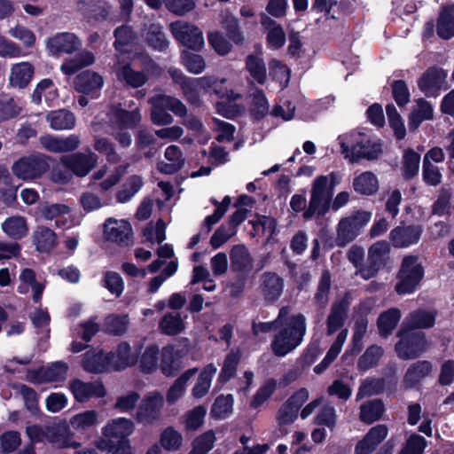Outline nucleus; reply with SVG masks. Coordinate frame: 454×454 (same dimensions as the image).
Returning a JSON list of instances; mask_svg holds the SVG:
<instances>
[{
	"mask_svg": "<svg viewBox=\"0 0 454 454\" xmlns=\"http://www.w3.org/2000/svg\"><path fill=\"white\" fill-rule=\"evenodd\" d=\"M68 388L78 403H86L91 397H103L106 389L99 381L84 382L80 379H74L69 381Z\"/></svg>",
	"mask_w": 454,
	"mask_h": 454,
	"instance_id": "nucleus-14",
	"label": "nucleus"
},
{
	"mask_svg": "<svg viewBox=\"0 0 454 454\" xmlns=\"http://www.w3.org/2000/svg\"><path fill=\"white\" fill-rule=\"evenodd\" d=\"M104 85L103 77L93 71L86 70L78 74L74 79V88L82 94L98 98V93Z\"/></svg>",
	"mask_w": 454,
	"mask_h": 454,
	"instance_id": "nucleus-16",
	"label": "nucleus"
},
{
	"mask_svg": "<svg viewBox=\"0 0 454 454\" xmlns=\"http://www.w3.org/2000/svg\"><path fill=\"white\" fill-rule=\"evenodd\" d=\"M160 98L161 96L159 94L149 99V103L152 105L151 120L155 125H169L174 121V118L167 112L168 109Z\"/></svg>",
	"mask_w": 454,
	"mask_h": 454,
	"instance_id": "nucleus-37",
	"label": "nucleus"
},
{
	"mask_svg": "<svg viewBox=\"0 0 454 454\" xmlns=\"http://www.w3.org/2000/svg\"><path fill=\"white\" fill-rule=\"evenodd\" d=\"M306 331V317L302 314L287 316L279 323L270 341L272 353L278 357L287 356L301 344Z\"/></svg>",
	"mask_w": 454,
	"mask_h": 454,
	"instance_id": "nucleus-1",
	"label": "nucleus"
},
{
	"mask_svg": "<svg viewBox=\"0 0 454 454\" xmlns=\"http://www.w3.org/2000/svg\"><path fill=\"white\" fill-rule=\"evenodd\" d=\"M45 434L46 440L59 449H77L81 446L80 442L72 440L69 427L65 420L53 421L46 424Z\"/></svg>",
	"mask_w": 454,
	"mask_h": 454,
	"instance_id": "nucleus-11",
	"label": "nucleus"
},
{
	"mask_svg": "<svg viewBox=\"0 0 454 454\" xmlns=\"http://www.w3.org/2000/svg\"><path fill=\"white\" fill-rule=\"evenodd\" d=\"M291 313L289 307H283L279 309L277 318L270 322H254L252 325L253 333L258 335L259 333H270L274 328H278L279 323L286 318Z\"/></svg>",
	"mask_w": 454,
	"mask_h": 454,
	"instance_id": "nucleus-56",
	"label": "nucleus"
},
{
	"mask_svg": "<svg viewBox=\"0 0 454 454\" xmlns=\"http://www.w3.org/2000/svg\"><path fill=\"white\" fill-rule=\"evenodd\" d=\"M148 44L156 51H163L169 44V41L163 32L162 26L160 24H151L145 35Z\"/></svg>",
	"mask_w": 454,
	"mask_h": 454,
	"instance_id": "nucleus-47",
	"label": "nucleus"
},
{
	"mask_svg": "<svg viewBox=\"0 0 454 454\" xmlns=\"http://www.w3.org/2000/svg\"><path fill=\"white\" fill-rule=\"evenodd\" d=\"M216 372L217 368L214 364H208L203 368L192 390V395L195 398H201L207 394Z\"/></svg>",
	"mask_w": 454,
	"mask_h": 454,
	"instance_id": "nucleus-39",
	"label": "nucleus"
},
{
	"mask_svg": "<svg viewBox=\"0 0 454 454\" xmlns=\"http://www.w3.org/2000/svg\"><path fill=\"white\" fill-rule=\"evenodd\" d=\"M437 35L445 40L454 36V5L442 6L436 24Z\"/></svg>",
	"mask_w": 454,
	"mask_h": 454,
	"instance_id": "nucleus-32",
	"label": "nucleus"
},
{
	"mask_svg": "<svg viewBox=\"0 0 454 454\" xmlns=\"http://www.w3.org/2000/svg\"><path fill=\"white\" fill-rule=\"evenodd\" d=\"M118 78L133 88L143 86L148 80L144 71H136L131 68L130 65H125L121 67L118 74Z\"/></svg>",
	"mask_w": 454,
	"mask_h": 454,
	"instance_id": "nucleus-49",
	"label": "nucleus"
},
{
	"mask_svg": "<svg viewBox=\"0 0 454 454\" xmlns=\"http://www.w3.org/2000/svg\"><path fill=\"white\" fill-rule=\"evenodd\" d=\"M240 356L241 355L239 349H232L226 356L219 374L220 381L226 382L234 376Z\"/></svg>",
	"mask_w": 454,
	"mask_h": 454,
	"instance_id": "nucleus-54",
	"label": "nucleus"
},
{
	"mask_svg": "<svg viewBox=\"0 0 454 454\" xmlns=\"http://www.w3.org/2000/svg\"><path fill=\"white\" fill-rule=\"evenodd\" d=\"M256 54H249L247 56L246 70L250 76L259 84H264L267 81V70L264 59L262 58V47L259 45Z\"/></svg>",
	"mask_w": 454,
	"mask_h": 454,
	"instance_id": "nucleus-28",
	"label": "nucleus"
},
{
	"mask_svg": "<svg viewBox=\"0 0 454 454\" xmlns=\"http://www.w3.org/2000/svg\"><path fill=\"white\" fill-rule=\"evenodd\" d=\"M197 372V369H190L183 373L170 387L167 393V401L168 403H174L183 396L185 391L187 381Z\"/></svg>",
	"mask_w": 454,
	"mask_h": 454,
	"instance_id": "nucleus-48",
	"label": "nucleus"
},
{
	"mask_svg": "<svg viewBox=\"0 0 454 454\" xmlns=\"http://www.w3.org/2000/svg\"><path fill=\"white\" fill-rule=\"evenodd\" d=\"M398 335L400 340L395 345V352L401 359H414L426 350L427 340L423 333L402 327Z\"/></svg>",
	"mask_w": 454,
	"mask_h": 454,
	"instance_id": "nucleus-6",
	"label": "nucleus"
},
{
	"mask_svg": "<svg viewBox=\"0 0 454 454\" xmlns=\"http://www.w3.org/2000/svg\"><path fill=\"white\" fill-rule=\"evenodd\" d=\"M63 165L80 177L87 176L97 165L98 156L88 150L85 153H75L61 158Z\"/></svg>",
	"mask_w": 454,
	"mask_h": 454,
	"instance_id": "nucleus-10",
	"label": "nucleus"
},
{
	"mask_svg": "<svg viewBox=\"0 0 454 454\" xmlns=\"http://www.w3.org/2000/svg\"><path fill=\"white\" fill-rule=\"evenodd\" d=\"M419 226H398L389 233V239L395 247H407L419 242L421 235Z\"/></svg>",
	"mask_w": 454,
	"mask_h": 454,
	"instance_id": "nucleus-23",
	"label": "nucleus"
},
{
	"mask_svg": "<svg viewBox=\"0 0 454 454\" xmlns=\"http://www.w3.org/2000/svg\"><path fill=\"white\" fill-rule=\"evenodd\" d=\"M135 429L134 422L129 419H115V454H133L129 436Z\"/></svg>",
	"mask_w": 454,
	"mask_h": 454,
	"instance_id": "nucleus-21",
	"label": "nucleus"
},
{
	"mask_svg": "<svg viewBox=\"0 0 454 454\" xmlns=\"http://www.w3.org/2000/svg\"><path fill=\"white\" fill-rule=\"evenodd\" d=\"M158 355L159 347L157 345L153 344L146 347L140 359V368L143 372L150 373L157 368Z\"/></svg>",
	"mask_w": 454,
	"mask_h": 454,
	"instance_id": "nucleus-61",
	"label": "nucleus"
},
{
	"mask_svg": "<svg viewBox=\"0 0 454 454\" xmlns=\"http://www.w3.org/2000/svg\"><path fill=\"white\" fill-rule=\"evenodd\" d=\"M163 405V396L159 392H151L145 396L137 411V420L145 424L156 420Z\"/></svg>",
	"mask_w": 454,
	"mask_h": 454,
	"instance_id": "nucleus-17",
	"label": "nucleus"
},
{
	"mask_svg": "<svg viewBox=\"0 0 454 454\" xmlns=\"http://www.w3.org/2000/svg\"><path fill=\"white\" fill-rule=\"evenodd\" d=\"M333 192L327 186V180L324 175L317 176L312 183L309 207L304 211V218H310L315 215H322L328 211Z\"/></svg>",
	"mask_w": 454,
	"mask_h": 454,
	"instance_id": "nucleus-4",
	"label": "nucleus"
},
{
	"mask_svg": "<svg viewBox=\"0 0 454 454\" xmlns=\"http://www.w3.org/2000/svg\"><path fill=\"white\" fill-rule=\"evenodd\" d=\"M77 10L89 20L100 21L108 16L106 4L101 0H76Z\"/></svg>",
	"mask_w": 454,
	"mask_h": 454,
	"instance_id": "nucleus-26",
	"label": "nucleus"
},
{
	"mask_svg": "<svg viewBox=\"0 0 454 454\" xmlns=\"http://www.w3.org/2000/svg\"><path fill=\"white\" fill-rule=\"evenodd\" d=\"M233 397L231 395L218 396L211 409V415L215 419H225L232 413Z\"/></svg>",
	"mask_w": 454,
	"mask_h": 454,
	"instance_id": "nucleus-55",
	"label": "nucleus"
},
{
	"mask_svg": "<svg viewBox=\"0 0 454 454\" xmlns=\"http://www.w3.org/2000/svg\"><path fill=\"white\" fill-rule=\"evenodd\" d=\"M142 179L137 176L129 177L123 184L121 190L116 194L118 202L125 203L129 201L142 187Z\"/></svg>",
	"mask_w": 454,
	"mask_h": 454,
	"instance_id": "nucleus-60",
	"label": "nucleus"
},
{
	"mask_svg": "<svg viewBox=\"0 0 454 454\" xmlns=\"http://www.w3.org/2000/svg\"><path fill=\"white\" fill-rule=\"evenodd\" d=\"M3 231L12 239H20L28 232L26 219L23 216L14 215L7 218L2 223Z\"/></svg>",
	"mask_w": 454,
	"mask_h": 454,
	"instance_id": "nucleus-38",
	"label": "nucleus"
},
{
	"mask_svg": "<svg viewBox=\"0 0 454 454\" xmlns=\"http://www.w3.org/2000/svg\"><path fill=\"white\" fill-rule=\"evenodd\" d=\"M137 363V353L132 351L130 345L122 341L115 349V371L124 370Z\"/></svg>",
	"mask_w": 454,
	"mask_h": 454,
	"instance_id": "nucleus-41",
	"label": "nucleus"
},
{
	"mask_svg": "<svg viewBox=\"0 0 454 454\" xmlns=\"http://www.w3.org/2000/svg\"><path fill=\"white\" fill-rule=\"evenodd\" d=\"M160 330L167 335H177L184 328V320L178 312L166 313L159 322Z\"/></svg>",
	"mask_w": 454,
	"mask_h": 454,
	"instance_id": "nucleus-43",
	"label": "nucleus"
},
{
	"mask_svg": "<svg viewBox=\"0 0 454 454\" xmlns=\"http://www.w3.org/2000/svg\"><path fill=\"white\" fill-rule=\"evenodd\" d=\"M35 68L29 62L15 64L11 68L9 75L10 85L13 88L23 89L33 78Z\"/></svg>",
	"mask_w": 454,
	"mask_h": 454,
	"instance_id": "nucleus-29",
	"label": "nucleus"
},
{
	"mask_svg": "<svg viewBox=\"0 0 454 454\" xmlns=\"http://www.w3.org/2000/svg\"><path fill=\"white\" fill-rule=\"evenodd\" d=\"M110 364V356L105 355L102 351H87L82 361V366L84 371L90 373H102L106 371Z\"/></svg>",
	"mask_w": 454,
	"mask_h": 454,
	"instance_id": "nucleus-31",
	"label": "nucleus"
},
{
	"mask_svg": "<svg viewBox=\"0 0 454 454\" xmlns=\"http://www.w3.org/2000/svg\"><path fill=\"white\" fill-rule=\"evenodd\" d=\"M49 164L43 154L24 156L15 161L12 167V173L23 180H31L41 176L47 171Z\"/></svg>",
	"mask_w": 454,
	"mask_h": 454,
	"instance_id": "nucleus-8",
	"label": "nucleus"
},
{
	"mask_svg": "<svg viewBox=\"0 0 454 454\" xmlns=\"http://www.w3.org/2000/svg\"><path fill=\"white\" fill-rule=\"evenodd\" d=\"M433 118V107L426 100L420 98L417 101L416 106L413 108L409 118V128L417 129L420 123Z\"/></svg>",
	"mask_w": 454,
	"mask_h": 454,
	"instance_id": "nucleus-44",
	"label": "nucleus"
},
{
	"mask_svg": "<svg viewBox=\"0 0 454 454\" xmlns=\"http://www.w3.org/2000/svg\"><path fill=\"white\" fill-rule=\"evenodd\" d=\"M384 411V404L380 400L368 401L360 406V420L365 424H372L382 417Z\"/></svg>",
	"mask_w": 454,
	"mask_h": 454,
	"instance_id": "nucleus-45",
	"label": "nucleus"
},
{
	"mask_svg": "<svg viewBox=\"0 0 454 454\" xmlns=\"http://www.w3.org/2000/svg\"><path fill=\"white\" fill-rule=\"evenodd\" d=\"M137 36L128 26L115 29V51L130 52Z\"/></svg>",
	"mask_w": 454,
	"mask_h": 454,
	"instance_id": "nucleus-50",
	"label": "nucleus"
},
{
	"mask_svg": "<svg viewBox=\"0 0 454 454\" xmlns=\"http://www.w3.org/2000/svg\"><path fill=\"white\" fill-rule=\"evenodd\" d=\"M216 440L213 430H208L196 437L192 442V450L189 454H207L214 447Z\"/></svg>",
	"mask_w": 454,
	"mask_h": 454,
	"instance_id": "nucleus-57",
	"label": "nucleus"
},
{
	"mask_svg": "<svg viewBox=\"0 0 454 454\" xmlns=\"http://www.w3.org/2000/svg\"><path fill=\"white\" fill-rule=\"evenodd\" d=\"M47 121L53 129H71L75 125V116L67 109L51 111L47 114Z\"/></svg>",
	"mask_w": 454,
	"mask_h": 454,
	"instance_id": "nucleus-40",
	"label": "nucleus"
},
{
	"mask_svg": "<svg viewBox=\"0 0 454 454\" xmlns=\"http://www.w3.org/2000/svg\"><path fill=\"white\" fill-rule=\"evenodd\" d=\"M372 213L365 210H356L342 217L336 228V244L345 247L352 242L368 224Z\"/></svg>",
	"mask_w": 454,
	"mask_h": 454,
	"instance_id": "nucleus-3",
	"label": "nucleus"
},
{
	"mask_svg": "<svg viewBox=\"0 0 454 454\" xmlns=\"http://www.w3.org/2000/svg\"><path fill=\"white\" fill-rule=\"evenodd\" d=\"M338 140L341 153L350 163H356L363 159L373 160L381 153L380 145L361 132L353 131L340 136Z\"/></svg>",
	"mask_w": 454,
	"mask_h": 454,
	"instance_id": "nucleus-2",
	"label": "nucleus"
},
{
	"mask_svg": "<svg viewBox=\"0 0 454 454\" xmlns=\"http://www.w3.org/2000/svg\"><path fill=\"white\" fill-rule=\"evenodd\" d=\"M389 252L390 247L387 241L373 243L368 249L367 264L360 268L359 275L365 280L373 278L386 265Z\"/></svg>",
	"mask_w": 454,
	"mask_h": 454,
	"instance_id": "nucleus-9",
	"label": "nucleus"
},
{
	"mask_svg": "<svg viewBox=\"0 0 454 454\" xmlns=\"http://www.w3.org/2000/svg\"><path fill=\"white\" fill-rule=\"evenodd\" d=\"M436 313L434 310L418 309L410 313L404 319L402 327L414 329L430 328L434 325Z\"/></svg>",
	"mask_w": 454,
	"mask_h": 454,
	"instance_id": "nucleus-27",
	"label": "nucleus"
},
{
	"mask_svg": "<svg viewBox=\"0 0 454 454\" xmlns=\"http://www.w3.org/2000/svg\"><path fill=\"white\" fill-rule=\"evenodd\" d=\"M400 317V310L395 308L381 313L378 318L380 334L383 337H387L397 325Z\"/></svg>",
	"mask_w": 454,
	"mask_h": 454,
	"instance_id": "nucleus-46",
	"label": "nucleus"
},
{
	"mask_svg": "<svg viewBox=\"0 0 454 454\" xmlns=\"http://www.w3.org/2000/svg\"><path fill=\"white\" fill-rule=\"evenodd\" d=\"M98 422V412L94 410L86 411L73 416L70 424L76 430H85Z\"/></svg>",
	"mask_w": 454,
	"mask_h": 454,
	"instance_id": "nucleus-62",
	"label": "nucleus"
},
{
	"mask_svg": "<svg viewBox=\"0 0 454 454\" xmlns=\"http://www.w3.org/2000/svg\"><path fill=\"white\" fill-rule=\"evenodd\" d=\"M261 24L267 30V46L271 50L282 48L286 43V34L280 24L266 14L262 15Z\"/></svg>",
	"mask_w": 454,
	"mask_h": 454,
	"instance_id": "nucleus-25",
	"label": "nucleus"
},
{
	"mask_svg": "<svg viewBox=\"0 0 454 454\" xmlns=\"http://www.w3.org/2000/svg\"><path fill=\"white\" fill-rule=\"evenodd\" d=\"M168 74L173 82L180 86L185 100L191 105L200 106L201 103L200 87L194 81V78L186 76L181 70L176 67H170Z\"/></svg>",
	"mask_w": 454,
	"mask_h": 454,
	"instance_id": "nucleus-13",
	"label": "nucleus"
},
{
	"mask_svg": "<svg viewBox=\"0 0 454 454\" xmlns=\"http://www.w3.org/2000/svg\"><path fill=\"white\" fill-rule=\"evenodd\" d=\"M353 188L359 194L372 195L379 189V181L372 172L364 171L354 178Z\"/></svg>",
	"mask_w": 454,
	"mask_h": 454,
	"instance_id": "nucleus-36",
	"label": "nucleus"
},
{
	"mask_svg": "<svg viewBox=\"0 0 454 454\" xmlns=\"http://www.w3.org/2000/svg\"><path fill=\"white\" fill-rule=\"evenodd\" d=\"M349 306L348 294H346L341 299L333 303L326 319L327 335H333L344 325L348 318Z\"/></svg>",
	"mask_w": 454,
	"mask_h": 454,
	"instance_id": "nucleus-15",
	"label": "nucleus"
},
{
	"mask_svg": "<svg viewBox=\"0 0 454 454\" xmlns=\"http://www.w3.org/2000/svg\"><path fill=\"white\" fill-rule=\"evenodd\" d=\"M68 369L67 363L58 361L48 367H40L31 372V380L37 383L63 381L67 378Z\"/></svg>",
	"mask_w": 454,
	"mask_h": 454,
	"instance_id": "nucleus-20",
	"label": "nucleus"
},
{
	"mask_svg": "<svg viewBox=\"0 0 454 454\" xmlns=\"http://www.w3.org/2000/svg\"><path fill=\"white\" fill-rule=\"evenodd\" d=\"M32 239L36 251L40 253H49L57 245L56 233L46 226H37Z\"/></svg>",
	"mask_w": 454,
	"mask_h": 454,
	"instance_id": "nucleus-30",
	"label": "nucleus"
},
{
	"mask_svg": "<svg viewBox=\"0 0 454 454\" xmlns=\"http://www.w3.org/2000/svg\"><path fill=\"white\" fill-rule=\"evenodd\" d=\"M160 443L162 449L168 451L178 450L183 443L181 433L169 427L164 429L160 435Z\"/></svg>",
	"mask_w": 454,
	"mask_h": 454,
	"instance_id": "nucleus-51",
	"label": "nucleus"
},
{
	"mask_svg": "<svg viewBox=\"0 0 454 454\" xmlns=\"http://www.w3.org/2000/svg\"><path fill=\"white\" fill-rule=\"evenodd\" d=\"M385 387L384 380L381 379H366L362 381L356 400L363 399L367 396L379 395L383 392Z\"/></svg>",
	"mask_w": 454,
	"mask_h": 454,
	"instance_id": "nucleus-58",
	"label": "nucleus"
},
{
	"mask_svg": "<svg viewBox=\"0 0 454 454\" xmlns=\"http://www.w3.org/2000/svg\"><path fill=\"white\" fill-rule=\"evenodd\" d=\"M420 155L413 150L405 151L403 157V173L406 178H411L419 172Z\"/></svg>",
	"mask_w": 454,
	"mask_h": 454,
	"instance_id": "nucleus-63",
	"label": "nucleus"
},
{
	"mask_svg": "<svg viewBox=\"0 0 454 454\" xmlns=\"http://www.w3.org/2000/svg\"><path fill=\"white\" fill-rule=\"evenodd\" d=\"M115 244L120 247H129L134 244L133 230L126 220H115Z\"/></svg>",
	"mask_w": 454,
	"mask_h": 454,
	"instance_id": "nucleus-53",
	"label": "nucleus"
},
{
	"mask_svg": "<svg viewBox=\"0 0 454 454\" xmlns=\"http://www.w3.org/2000/svg\"><path fill=\"white\" fill-rule=\"evenodd\" d=\"M388 428L380 424L372 427L367 434L356 443L355 454H371L378 445L387 436Z\"/></svg>",
	"mask_w": 454,
	"mask_h": 454,
	"instance_id": "nucleus-22",
	"label": "nucleus"
},
{
	"mask_svg": "<svg viewBox=\"0 0 454 454\" xmlns=\"http://www.w3.org/2000/svg\"><path fill=\"white\" fill-rule=\"evenodd\" d=\"M424 271L419 259L414 255H408L403 259L400 270L398 272V283L395 286V291L399 294L412 293L419 284Z\"/></svg>",
	"mask_w": 454,
	"mask_h": 454,
	"instance_id": "nucleus-5",
	"label": "nucleus"
},
{
	"mask_svg": "<svg viewBox=\"0 0 454 454\" xmlns=\"http://www.w3.org/2000/svg\"><path fill=\"white\" fill-rule=\"evenodd\" d=\"M382 355L383 349L381 347L377 345H372L369 347L364 352V354L358 360V370L364 372L375 366L379 359L382 356Z\"/></svg>",
	"mask_w": 454,
	"mask_h": 454,
	"instance_id": "nucleus-59",
	"label": "nucleus"
},
{
	"mask_svg": "<svg viewBox=\"0 0 454 454\" xmlns=\"http://www.w3.org/2000/svg\"><path fill=\"white\" fill-rule=\"evenodd\" d=\"M169 30L174 38L184 46L192 51H200L205 41L202 31L194 24L177 20L171 22Z\"/></svg>",
	"mask_w": 454,
	"mask_h": 454,
	"instance_id": "nucleus-7",
	"label": "nucleus"
},
{
	"mask_svg": "<svg viewBox=\"0 0 454 454\" xmlns=\"http://www.w3.org/2000/svg\"><path fill=\"white\" fill-rule=\"evenodd\" d=\"M39 140L43 148L52 153L71 152L80 145V138L77 135H71L65 138L45 135L41 137Z\"/></svg>",
	"mask_w": 454,
	"mask_h": 454,
	"instance_id": "nucleus-24",
	"label": "nucleus"
},
{
	"mask_svg": "<svg viewBox=\"0 0 454 454\" xmlns=\"http://www.w3.org/2000/svg\"><path fill=\"white\" fill-rule=\"evenodd\" d=\"M348 333V329H342L338 333L336 340L332 344L330 349L328 350L323 361L319 364L315 366L314 372L316 373H322L330 365V364L338 356V355L341 351L343 344L347 340Z\"/></svg>",
	"mask_w": 454,
	"mask_h": 454,
	"instance_id": "nucleus-42",
	"label": "nucleus"
},
{
	"mask_svg": "<svg viewBox=\"0 0 454 454\" xmlns=\"http://www.w3.org/2000/svg\"><path fill=\"white\" fill-rule=\"evenodd\" d=\"M284 286L283 278L275 272L267 271L260 277L259 290L268 302H273L281 296Z\"/></svg>",
	"mask_w": 454,
	"mask_h": 454,
	"instance_id": "nucleus-19",
	"label": "nucleus"
},
{
	"mask_svg": "<svg viewBox=\"0 0 454 454\" xmlns=\"http://www.w3.org/2000/svg\"><path fill=\"white\" fill-rule=\"evenodd\" d=\"M95 62V56L88 51L78 52L74 58L66 59L61 65L60 70L67 75H72L80 69L92 65Z\"/></svg>",
	"mask_w": 454,
	"mask_h": 454,
	"instance_id": "nucleus-35",
	"label": "nucleus"
},
{
	"mask_svg": "<svg viewBox=\"0 0 454 454\" xmlns=\"http://www.w3.org/2000/svg\"><path fill=\"white\" fill-rule=\"evenodd\" d=\"M432 370V364L428 361H419L412 364L406 371L403 377L405 388H411L426 378Z\"/></svg>",
	"mask_w": 454,
	"mask_h": 454,
	"instance_id": "nucleus-34",
	"label": "nucleus"
},
{
	"mask_svg": "<svg viewBox=\"0 0 454 454\" xmlns=\"http://www.w3.org/2000/svg\"><path fill=\"white\" fill-rule=\"evenodd\" d=\"M231 266L234 271L249 272L253 268V258L243 245L234 246L230 254Z\"/></svg>",
	"mask_w": 454,
	"mask_h": 454,
	"instance_id": "nucleus-33",
	"label": "nucleus"
},
{
	"mask_svg": "<svg viewBox=\"0 0 454 454\" xmlns=\"http://www.w3.org/2000/svg\"><path fill=\"white\" fill-rule=\"evenodd\" d=\"M182 61L186 70L194 74L202 73L206 68V62L203 57L187 51H183Z\"/></svg>",
	"mask_w": 454,
	"mask_h": 454,
	"instance_id": "nucleus-64",
	"label": "nucleus"
},
{
	"mask_svg": "<svg viewBox=\"0 0 454 454\" xmlns=\"http://www.w3.org/2000/svg\"><path fill=\"white\" fill-rule=\"evenodd\" d=\"M82 46V41L74 33L64 32L49 38L46 48L51 55L72 54Z\"/></svg>",
	"mask_w": 454,
	"mask_h": 454,
	"instance_id": "nucleus-12",
	"label": "nucleus"
},
{
	"mask_svg": "<svg viewBox=\"0 0 454 454\" xmlns=\"http://www.w3.org/2000/svg\"><path fill=\"white\" fill-rule=\"evenodd\" d=\"M156 135L153 134L148 129H143L138 131L136 138V145L139 150L145 151V157L151 158L157 152Z\"/></svg>",
	"mask_w": 454,
	"mask_h": 454,
	"instance_id": "nucleus-52",
	"label": "nucleus"
},
{
	"mask_svg": "<svg viewBox=\"0 0 454 454\" xmlns=\"http://www.w3.org/2000/svg\"><path fill=\"white\" fill-rule=\"evenodd\" d=\"M446 77L445 71L432 67L423 74L418 82V85L427 97H436L445 83Z\"/></svg>",
	"mask_w": 454,
	"mask_h": 454,
	"instance_id": "nucleus-18",
	"label": "nucleus"
}]
</instances>
